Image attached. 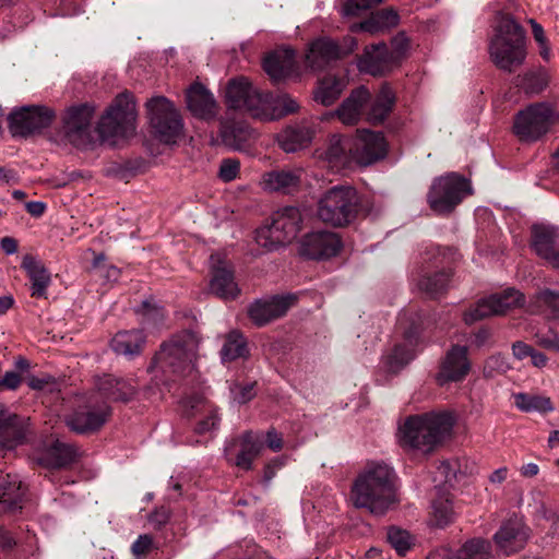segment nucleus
Returning a JSON list of instances; mask_svg holds the SVG:
<instances>
[{
  "label": "nucleus",
  "mask_w": 559,
  "mask_h": 559,
  "mask_svg": "<svg viewBox=\"0 0 559 559\" xmlns=\"http://www.w3.org/2000/svg\"><path fill=\"white\" fill-rule=\"evenodd\" d=\"M55 115L44 106H24L13 110L8 120L13 136H27L50 126Z\"/></svg>",
  "instance_id": "nucleus-14"
},
{
  "label": "nucleus",
  "mask_w": 559,
  "mask_h": 559,
  "mask_svg": "<svg viewBox=\"0 0 559 559\" xmlns=\"http://www.w3.org/2000/svg\"><path fill=\"white\" fill-rule=\"evenodd\" d=\"M141 312L144 317L145 322H157L163 319L164 312L163 309L159 308L157 305H155L152 301H143L141 306Z\"/></svg>",
  "instance_id": "nucleus-55"
},
{
  "label": "nucleus",
  "mask_w": 559,
  "mask_h": 559,
  "mask_svg": "<svg viewBox=\"0 0 559 559\" xmlns=\"http://www.w3.org/2000/svg\"><path fill=\"white\" fill-rule=\"evenodd\" d=\"M295 66V51L289 48L270 52L263 60V69L274 83L288 78L294 72Z\"/></svg>",
  "instance_id": "nucleus-31"
},
{
  "label": "nucleus",
  "mask_w": 559,
  "mask_h": 559,
  "mask_svg": "<svg viewBox=\"0 0 559 559\" xmlns=\"http://www.w3.org/2000/svg\"><path fill=\"white\" fill-rule=\"evenodd\" d=\"M395 97L389 86H382L377 96L371 99L366 109V118L369 122H382L392 110Z\"/></svg>",
  "instance_id": "nucleus-40"
},
{
  "label": "nucleus",
  "mask_w": 559,
  "mask_h": 559,
  "mask_svg": "<svg viewBox=\"0 0 559 559\" xmlns=\"http://www.w3.org/2000/svg\"><path fill=\"white\" fill-rule=\"evenodd\" d=\"M524 307L531 314H540L549 320H559V290L540 288L526 301L525 295L515 288H507L501 293L483 298L463 316L466 324L507 311Z\"/></svg>",
  "instance_id": "nucleus-1"
},
{
  "label": "nucleus",
  "mask_w": 559,
  "mask_h": 559,
  "mask_svg": "<svg viewBox=\"0 0 559 559\" xmlns=\"http://www.w3.org/2000/svg\"><path fill=\"white\" fill-rule=\"evenodd\" d=\"M469 193V182L464 177L452 173L433 180L427 200L433 212L448 214Z\"/></svg>",
  "instance_id": "nucleus-10"
},
{
  "label": "nucleus",
  "mask_w": 559,
  "mask_h": 559,
  "mask_svg": "<svg viewBox=\"0 0 559 559\" xmlns=\"http://www.w3.org/2000/svg\"><path fill=\"white\" fill-rule=\"evenodd\" d=\"M352 141L349 138L333 134L329 139L328 146L317 151L318 158L332 171L338 173L348 168L353 163Z\"/></svg>",
  "instance_id": "nucleus-24"
},
{
  "label": "nucleus",
  "mask_w": 559,
  "mask_h": 559,
  "mask_svg": "<svg viewBox=\"0 0 559 559\" xmlns=\"http://www.w3.org/2000/svg\"><path fill=\"white\" fill-rule=\"evenodd\" d=\"M514 404L522 412L551 413L555 406L548 396L528 393L514 394Z\"/></svg>",
  "instance_id": "nucleus-44"
},
{
  "label": "nucleus",
  "mask_w": 559,
  "mask_h": 559,
  "mask_svg": "<svg viewBox=\"0 0 559 559\" xmlns=\"http://www.w3.org/2000/svg\"><path fill=\"white\" fill-rule=\"evenodd\" d=\"M144 344V335L140 330L118 332L111 340L112 350L119 355L133 357L139 355Z\"/></svg>",
  "instance_id": "nucleus-41"
},
{
  "label": "nucleus",
  "mask_w": 559,
  "mask_h": 559,
  "mask_svg": "<svg viewBox=\"0 0 559 559\" xmlns=\"http://www.w3.org/2000/svg\"><path fill=\"white\" fill-rule=\"evenodd\" d=\"M200 338L191 331H185L160 346L154 357L155 368L163 372L189 376L194 369Z\"/></svg>",
  "instance_id": "nucleus-5"
},
{
  "label": "nucleus",
  "mask_w": 559,
  "mask_h": 559,
  "mask_svg": "<svg viewBox=\"0 0 559 559\" xmlns=\"http://www.w3.org/2000/svg\"><path fill=\"white\" fill-rule=\"evenodd\" d=\"M22 382L20 374L15 371H7L3 378L0 380V390L2 388L9 390H16Z\"/></svg>",
  "instance_id": "nucleus-62"
},
{
  "label": "nucleus",
  "mask_w": 559,
  "mask_h": 559,
  "mask_svg": "<svg viewBox=\"0 0 559 559\" xmlns=\"http://www.w3.org/2000/svg\"><path fill=\"white\" fill-rule=\"evenodd\" d=\"M27 419L0 405V449L13 450L25 442Z\"/></svg>",
  "instance_id": "nucleus-20"
},
{
  "label": "nucleus",
  "mask_w": 559,
  "mask_h": 559,
  "mask_svg": "<svg viewBox=\"0 0 559 559\" xmlns=\"http://www.w3.org/2000/svg\"><path fill=\"white\" fill-rule=\"evenodd\" d=\"M453 425L454 418L447 412L409 416L400 427V443L404 448L429 452L450 436Z\"/></svg>",
  "instance_id": "nucleus-3"
},
{
  "label": "nucleus",
  "mask_w": 559,
  "mask_h": 559,
  "mask_svg": "<svg viewBox=\"0 0 559 559\" xmlns=\"http://www.w3.org/2000/svg\"><path fill=\"white\" fill-rule=\"evenodd\" d=\"M511 369L509 359L501 355L495 354L487 358L484 366V373L486 377H495L496 374H503Z\"/></svg>",
  "instance_id": "nucleus-50"
},
{
  "label": "nucleus",
  "mask_w": 559,
  "mask_h": 559,
  "mask_svg": "<svg viewBox=\"0 0 559 559\" xmlns=\"http://www.w3.org/2000/svg\"><path fill=\"white\" fill-rule=\"evenodd\" d=\"M471 362L467 357V347L453 345L441 362L437 381L440 385L448 382L462 381L467 376Z\"/></svg>",
  "instance_id": "nucleus-23"
},
{
  "label": "nucleus",
  "mask_w": 559,
  "mask_h": 559,
  "mask_svg": "<svg viewBox=\"0 0 559 559\" xmlns=\"http://www.w3.org/2000/svg\"><path fill=\"white\" fill-rule=\"evenodd\" d=\"M536 344L545 349H554L559 352V334L549 332L548 334H537Z\"/></svg>",
  "instance_id": "nucleus-57"
},
{
  "label": "nucleus",
  "mask_w": 559,
  "mask_h": 559,
  "mask_svg": "<svg viewBox=\"0 0 559 559\" xmlns=\"http://www.w3.org/2000/svg\"><path fill=\"white\" fill-rule=\"evenodd\" d=\"M210 270L211 293L226 300L236 298L240 290L230 263L221 253H213L210 257Z\"/></svg>",
  "instance_id": "nucleus-17"
},
{
  "label": "nucleus",
  "mask_w": 559,
  "mask_h": 559,
  "mask_svg": "<svg viewBox=\"0 0 559 559\" xmlns=\"http://www.w3.org/2000/svg\"><path fill=\"white\" fill-rule=\"evenodd\" d=\"M455 512L449 496L438 497L432 501L430 523L436 527H445L453 522Z\"/></svg>",
  "instance_id": "nucleus-45"
},
{
  "label": "nucleus",
  "mask_w": 559,
  "mask_h": 559,
  "mask_svg": "<svg viewBox=\"0 0 559 559\" xmlns=\"http://www.w3.org/2000/svg\"><path fill=\"white\" fill-rule=\"evenodd\" d=\"M21 266L29 278L32 297L46 298L51 276L43 262L31 254H26L23 257Z\"/></svg>",
  "instance_id": "nucleus-32"
},
{
  "label": "nucleus",
  "mask_w": 559,
  "mask_h": 559,
  "mask_svg": "<svg viewBox=\"0 0 559 559\" xmlns=\"http://www.w3.org/2000/svg\"><path fill=\"white\" fill-rule=\"evenodd\" d=\"M489 53L492 62L508 72H512L525 60V32L508 13L498 12L496 15Z\"/></svg>",
  "instance_id": "nucleus-4"
},
{
  "label": "nucleus",
  "mask_w": 559,
  "mask_h": 559,
  "mask_svg": "<svg viewBox=\"0 0 559 559\" xmlns=\"http://www.w3.org/2000/svg\"><path fill=\"white\" fill-rule=\"evenodd\" d=\"M296 299L293 294L259 299L249 307L248 316L255 325H265L272 320L283 317L295 305Z\"/></svg>",
  "instance_id": "nucleus-18"
},
{
  "label": "nucleus",
  "mask_w": 559,
  "mask_h": 559,
  "mask_svg": "<svg viewBox=\"0 0 559 559\" xmlns=\"http://www.w3.org/2000/svg\"><path fill=\"white\" fill-rule=\"evenodd\" d=\"M314 135V130L308 124L287 127L277 136L280 146L287 153H293L308 146Z\"/></svg>",
  "instance_id": "nucleus-36"
},
{
  "label": "nucleus",
  "mask_w": 559,
  "mask_h": 559,
  "mask_svg": "<svg viewBox=\"0 0 559 559\" xmlns=\"http://www.w3.org/2000/svg\"><path fill=\"white\" fill-rule=\"evenodd\" d=\"M265 93H262L246 78H237L230 80L226 86L225 98L229 108L247 112L253 118L259 116L269 115V111L263 109V100Z\"/></svg>",
  "instance_id": "nucleus-12"
},
{
  "label": "nucleus",
  "mask_w": 559,
  "mask_h": 559,
  "mask_svg": "<svg viewBox=\"0 0 559 559\" xmlns=\"http://www.w3.org/2000/svg\"><path fill=\"white\" fill-rule=\"evenodd\" d=\"M450 272L441 271L433 275L425 276L419 282V288L430 297H437L448 286Z\"/></svg>",
  "instance_id": "nucleus-49"
},
{
  "label": "nucleus",
  "mask_w": 559,
  "mask_h": 559,
  "mask_svg": "<svg viewBox=\"0 0 559 559\" xmlns=\"http://www.w3.org/2000/svg\"><path fill=\"white\" fill-rule=\"evenodd\" d=\"M150 124L159 141L171 144L181 136L183 122L174 104L164 96H156L146 103Z\"/></svg>",
  "instance_id": "nucleus-9"
},
{
  "label": "nucleus",
  "mask_w": 559,
  "mask_h": 559,
  "mask_svg": "<svg viewBox=\"0 0 559 559\" xmlns=\"http://www.w3.org/2000/svg\"><path fill=\"white\" fill-rule=\"evenodd\" d=\"M301 169H281L266 173L262 177V185L265 190L290 193L301 182Z\"/></svg>",
  "instance_id": "nucleus-34"
},
{
  "label": "nucleus",
  "mask_w": 559,
  "mask_h": 559,
  "mask_svg": "<svg viewBox=\"0 0 559 559\" xmlns=\"http://www.w3.org/2000/svg\"><path fill=\"white\" fill-rule=\"evenodd\" d=\"M182 412L187 417L200 418L195 426V432L199 435L211 432L218 426L216 409L203 395L186 399L182 402Z\"/></svg>",
  "instance_id": "nucleus-25"
},
{
  "label": "nucleus",
  "mask_w": 559,
  "mask_h": 559,
  "mask_svg": "<svg viewBox=\"0 0 559 559\" xmlns=\"http://www.w3.org/2000/svg\"><path fill=\"white\" fill-rule=\"evenodd\" d=\"M345 86L346 81L343 78L328 75L319 82L314 99L324 106H330L340 97Z\"/></svg>",
  "instance_id": "nucleus-43"
},
{
  "label": "nucleus",
  "mask_w": 559,
  "mask_h": 559,
  "mask_svg": "<svg viewBox=\"0 0 559 559\" xmlns=\"http://www.w3.org/2000/svg\"><path fill=\"white\" fill-rule=\"evenodd\" d=\"M396 475L385 463H370L358 474L350 489V502L376 515L384 514L395 503Z\"/></svg>",
  "instance_id": "nucleus-2"
},
{
  "label": "nucleus",
  "mask_w": 559,
  "mask_h": 559,
  "mask_svg": "<svg viewBox=\"0 0 559 559\" xmlns=\"http://www.w3.org/2000/svg\"><path fill=\"white\" fill-rule=\"evenodd\" d=\"M240 169V163L235 158H226L219 166V178L225 181H231L237 178Z\"/></svg>",
  "instance_id": "nucleus-53"
},
{
  "label": "nucleus",
  "mask_w": 559,
  "mask_h": 559,
  "mask_svg": "<svg viewBox=\"0 0 559 559\" xmlns=\"http://www.w3.org/2000/svg\"><path fill=\"white\" fill-rule=\"evenodd\" d=\"M102 396L112 401H129L135 393V389L129 382L106 376L98 384Z\"/></svg>",
  "instance_id": "nucleus-42"
},
{
  "label": "nucleus",
  "mask_w": 559,
  "mask_h": 559,
  "mask_svg": "<svg viewBox=\"0 0 559 559\" xmlns=\"http://www.w3.org/2000/svg\"><path fill=\"white\" fill-rule=\"evenodd\" d=\"M135 118V104L132 95L127 92L121 93L100 118L97 130L103 139L126 138L133 133Z\"/></svg>",
  "instance_id": "nucleus-8"
},
{
  "label": "nucleus",
  "mask_w": 559,
  "mask_h": 559,
  "mask_svg": "<svg viewBox=\"0 0 559 559\" xmlns=\"http://www.w3.org/2000/svg\"><path fill=\"white\" fill-rule=\"evenodd\" d=\"M263 109L269 111L265 116H259L261 120H274L285 115L297 111L298 104L288 94H272L265 93L263 100Z\"/></svg>",
  "instance_id": "nucleus-39"
},
{
  "label": "nucleus",
  "mask_w": 559,
  "mask_h": 559,
  "mask_svg": "<svg viewBox=\"0 0 559 559\" xmlns=\"http://www.w3.org/2000/svg\"><path fill=\"white\" fill-rule=\"evenodd\" d=\"M302 223L299 209L285 206L273 213L271 223L257 229L255 241L266 250H275L293 241Z\"/></svg>",
  "instance_id": "nucleus-7"
},
{
  "label": "nucleus",
  "mask_w": 559,
  "mask_h": 559,
  "mask_svg": "<svg viewBox=\"0 0 559 559\" xmlns=\"http://www.w3.org/2000/svg\"><path fill=\"white\" fill-rule=\"evenodd\" d=\"M248 353L247 343L243 335L237 331H231L222 348V359L231 361L245 357Z\"/></svg>",
  "instance_id": "nucleus-47"
},
{
  "label": "nucleus",
  "mask_w": 559,
  "mask_h": 559,
  "mask_svg": "<svg viewBox=\"0 0 559 559\" xmlns=\"http://www.w3.org/2000/svg\"><path fill=\"white\" fill-rule=\"evenodd\" d=\"M25 489L17 475L0 476V511L14 512L22 508Z\"/></svg>",
  "instance_id": "nucleus-33"
},
{
  "label": "nucleus",
  "mask_w": 559,
  "mask_h": 559,
  "mask_svg": "<svg viewBox=\"0 0 559 559\" xmlns=\"http://www.w3.org/2000/svg\"><path fill=\"white\" fill-rule=\"evenodd\" d=\"M27 385L35 391H43L55 384V379L51 376H29L26 378Z\"/></svg>",
  "instance_id": "nucleus-56"
},
{
  "label": "nucleus",
  "mask_w": 559,
  "mask_h": 559,
  "mask_svg": "<svg viewBox=\"0 0 559 559\" xmlns=\"http://www.w3.org/2000/svg\"><path fill=\"white\" fill-rule=\"evenodd\" d=\"M186 103L189 111L199 119L212 120L217 116L218 107L213 94L200 83L187 90Z\"/></svg>",
  "instance_id": "nucleus-28"
},
{
  "label": "nucleus",
  "mask_w": 559,
  "mask_h": 559,
  "mask_svg": "<svg viewBox=\"0 0 559 559\" xmlns=\"http://www.w3.org/2000/svg\"><path fill=\"white\" fill-rule=\"evenodd\" d=\"M110 408L106 402L90 399L67 416V426L78 433H90L98 430L107 421Z\"/></svg>",
  "instance_id": "nucleus-13"
},
{
  "label": "nucleus",
  "mask_w": 559,
  "mask_h": 559,
  "mask_svg": "<svg viewBox=\"0 0 559 559\" xmlns=\"http://www.w3.org/2000/svg\"><path fill=\"white\" fill-rule=\"evenodd\" d=\"M340 237L332 231H314L306 235L300 245V253L310 259H329L341 250Z\"/></svg>",
  "instance_id": "nucleus-21"
},
{
  "label": "nucleus",
  "mask_w": 559,
  "mask_h": 559,
  "mask_svg": "<svg viewBox=\"0 0 559 559\" xmlns=\"http://www.w3.org/2000/svg\"><path fill=\"white\" fill-rule=\"evenodd\" d=\"M534 347L522 342L516 341L512 344V355L518 360H523L527 357H531L533 354Z\"/></svg>",
  "instance_id": "nucleus-60"
},
{
  "label": "nucleus",
  "mask_w": 559,
  "mask_h": 559,
  "mask_svg": "<svg viewBox=\"0 0 559 559\" xmlns=\"http://www.w3.org/2000/svg\"><path fill=\"white\" fill-rule=\"evenodd\" d=\"M356 46V40L350 36L345 37L342 44L331 38H318L311 43L306 55V62L311 69L319 70L324 68L330 61L353 52Z\"/></svg>",
  "instance_id": "nucleus-15"
},
{
  "label": "nucleus",
  "mask_w": 559,
  "mask_h": 559,
  "mask_svg": "<svg viewBox=\"0 0 559 559\" xmlns=\"http://www.w3.org/2000/svg\"><path fill=\"white\" fill-rule=\"evenodd\" d=\"M394 66L393 55L390 53L385 44L367 47L358 61L359 70L371 75H381L391 70Z\"/></svg>",
  "instance_id": "nucleus-30"
},
{
  "label": "nucleus",
  "mask_w": 559,
  "mask_h": 559,
  "mask_svg": "<svg viewBox=\"0 0 559 559\" xmlns=\"http://www.w3.org/2000/svg\"><path fill=\"white\" fill-rule=\"evenodd\" d=\"M153 546V539L150 535H140L138 539L132 544L131 550L135 556L147 554Z\"/></svg>",
  "instance_id": "nucleus-59"
},
{
  "label": "nucleus",
  "mask_w": 559,
  "mask_h": 559,
  "mask_svg": "<svg viewBox=\"0 0 559 559\" xmlns=\"http://www.w3.org/2000/svg\"><path fill=\"white\" fill-rule=\"evenodd\" d=\"M438 469L444 476L445 483H451L456 477V471L450 462H441Z\"/></svg>",
  "instance_id": "nucleus-63"
},
{
  "label": "nucleus",
  "mask_w": 559,
  "mask_h": 559,
  "mask_svg": "<svg viewBox=\"0 0 559 559\" xmlns=\"http://www.w3.org/2000/svg\"><path fill=\"white\" fill-rule=\"evenodd\" d=\"M426 559H457V554L454 555L449 548L442 547L431 551Z\"/></svg>",
  "instance_id": "nucleus-64"
},
{
  "label": "nucleus",
  "mask_w": 559,
  "mask_h": 559,
  "mask_svg": "<svg viewBox=\"0 0 559 559\" xmlns=\"http://www.w3.org/2000/svg\"><path fill=\"white\" fill-rule=\"evenodd\" d=\"M350 141L353 163L360 166L371 165L386 155L388 144L380 132L358 130Z\"/></svg>",
  "instance_id": "nucleus-16"
},
{
  "label": "nucleus",
  "mask_w": 559,
  "mask_h": 559,
  "mask_svg": "<svg viewBox=\"0 0 559 559\" xmlns=\"http://www.w3.org/2000/svg\"><path fill=\"white\" fill-rule=\"evenodd\" d=\"M359 207L357 191L348 185L334 186L318 201L317 216L325 224L343 227L352 223Z\"/></svg>",
  "instance_id": "nucleus-6"
},
{
  "label": "nucleus",
  "mask_w": 559,
  "mask_h": 559,
  "mask_svg": "<svg viewBox=\"0 0 559 559\" xmlns=\"http://www.w3.org/2000/svg\"><path fill=\"white\" fill-rule=\"evenodd\" d=\"M265 443L269 449L278 452L283 448V438L275 429H270L264 438V444Z\"/></svg>",
  "instance_id": "nucleus-61"
},
{
  "label": "nucleus",
  "mask_w": 559,
  "mask_h": 559,
  "mask_svg": "<svg viewBox=\"0 0 559 559\" xmlns=\"http://www.w3.org/2000/svg\"><path fill=\"white\" fill-rule=\"evenodd\" d=\"M419 345V332L417 326H411L404 334V341L384 356L382 365L390 373L401 371L416 355Z\"/></svg>",
  "instance_id": "nucleus-26"
},
{
  "label": "nucleus",
  "mask_w": 559,
  "mask_h": 559,
  "mask_svg": "<svg viewBox=\"0 0 559 559\" xmlns=\"http://www.w3.org/2000/svg\"><path fill=\"white\" fill-rule=\"evenodd\" d=\"M231 395L233 399L238 402L239 404L247 403L250 401L254 395V384L248 383L246 385H238L231 388Z\"/></svg>",
  "instance_id": "nucleus-54"
},
{
  "label": "nucleus",
  "mask_w": 559,
  "mask_h": 559,
  "mask_svg": "<svg viewBox=\"0 0 559 559\" xmlns=\"http://www.w3.org/2000/svg\"><path fill=\"white\" fill-rule=\"evenodd\" d=\"M370 102V92L365 86H359L352 91L349 96L343 100L334 115L343 124L354 126L359 122L362 115L366 114Z\"/></svg>",
  "instance_id": "nucleus-29"
},
{
  "label": "nucleus",
  "mask_w": 559,
  "mask_h": 559,
  "mask_svg": "<svg viewBox=\"0 0 559 559\" xmlns=\"http://www.w3.org/2000/svg\"><path fill=\"white\" fill-rule=\"evenodd\" d=\"M92 107L81 105L72 107L64 117V133L67 139L74 145L86 144L91 139Z\"/></svg>",
  "instance_id": "nucleus-22"
},
{
  "label": "nucleus",
  "mask_w": 559,
  "mask_h": 559,
  "mask_svg": "<svg viewBox=\"0 0 559 559\" xmlns=\"http://www.w3.org/2000/svg\"><path fill=\"white\" fill-rule=\"evenodd\" d=\"M532 247L535 253L550 266L559 270V228L535 225L532 229Z\"/></svg>",
  "instance_id": "nucleus-19"
},
{
  "label": "nucleus",
  "mask_w": 559,
  "mask_h": 559,
  "mask_svg": "<svg viewBox=\"0 0 559 559\" xmlns=\"http://www.w3.org/2000/svg\"><path fill=\"white\" fill-rule=\"evenodd\" d=\"M528 538V530L523 521L518 518H510L495 534V542L500 550L510 555L522 549Z\"/></svg>",
  "instance_id": "nucleus-27"
},
{
  "label": "nucleus",
  "mask_w": 559,
  "mask_h": 559,
  "mask_svg": "<svg viewBox=\"0 0 559 559\" xmlns=\"http://www.w3.org/2000/svg\"><path fill=\"white\" fill-rule=\"evenodd\" d=\"M221 136L225 145L241 151L251 139L252 130L243 121H225L221 127Z\"/></svg>",
  "instance_id": "nucleus-38"
},
{
  "label": "nucleus",
  "mask_w": 559,
  "mask_h": 559,
  "mask_svg": "<svg viewBox=\"0 0 559 559\" xmlns=\"http://www.w3.org/2000/svg\"><path fill=\"white\" fill-rule=\"evenodd\" d=\"M490 543L481 538L467 540L457 551V559H489Z\"/></svg>",
  "instance_id": "nucleus-48"
},
{
  "label": "nucleus",
  "mask_w": 559,
  "mask_h": 559,
  "mask_svg": "<svg viewBox=\"0 0 559 559\" xmlns=\"http://www.w3.org/2000/svg\"><path fill=\"white\" fill-rule=\"evenodd\" d=\"M388 540L400 555H404L412 545L411 535L406 531L396 527L389 530Z\"/></svg>",
  "instance_id": "nucleus-51"
},
{
  "label": "nucleus",
  "mask_w": 559,
  "mask_h": 559,
  "mask_svg": "<svg viewBox=\"0 0 559 559\" xmlns=\"http://www.w3.org/2000/svg\"><path fill=\"white\" fill-rule=\"evenodd\" d=\"M556 121L551 106L536 103L519 111L513 121V132L522 142H535L544 136Z\"/></svg>",
  "instance_id": "nucleus-11"
},
{
  "label": "nucleus",
  "mask_w": 559,
  "mask_h": 559,
  "mask_svg": "<svg viewBox=\"0 0 559 559\" xmlns=\"http://www.w3.org/2000/svg\"><path fill=\"white\" fill-rule=\"evenodd\" d=\"M407 48L408 39L403 34L394 37V39L392 40V50L390 51V53L393 55V61L395 62V64L404 56Z\"/></svg>",
  "instance_id": "nucleus-58"
},
{
  "label": "nucleus",
  "mask_w": 559,
  "mask_h": 559,
  "mask_svg": "<svg viewBox=\"0 0 559 559\" xmlns=\"http://www.w3.org/2000/svg\"><path fill=\"white\" fill-rule=\"evenodd\" d=\"M264 449V436L261 432L247 431L241 437V450L237 455L236 465L243 469H250L253 460Z\"/></svg>",
  "instance_id": "nucleus-37"
},
{
  "label": "nucleus",
  "mask_w": 559,
  "mask_h": 559,
  "mask_svg": "<svg viewBox=\"0 0 559 559\" xmlns=\"http://www.w3.org/2000/svg\"><path fill=\"white\" fill-rule=\"evenodd\" d=\"M397 14L392 10H381L378 11L366 21L361 22L359 25H356L355 27L360 28L361 31L368 32V33H378L380 31L390 28L392 26H395L397 24Z\"/></svg>",
  "instance_id": "nucleus-46"
},
{
  "label": "nucleus",
  "mask_w": 559,
  "mask_h": 559,
  "mask_svg": "<svg viewBox=\"0 0 559 559\" xmlns=\"http://www.w3.org/2000/svg\"><path fill=\"white\" fill-rule=\"evenodd\" d=\"M78 451L72 444L55 440L45 448L37 461L46 467H63L72 463Z\"/></svg>",
  "instance_id": "nucleus-35"
},
{
  "label": "nucleus",
  "mask_w": 559,
  "mask_h": 559,
  "mask_svg": "<svg viewBox=\"0 0 559 559\" xmlns=\"http://www.w3.org/2000/svg\"><path fill=\"white\" fill-rule=\"evenodd\" d=\"M383 0H348L343 9L344 15H359L362 11H366L374 5H378Z\"/></svg>",
  "instance_id": "nucleus-52"
}]
</instances>
